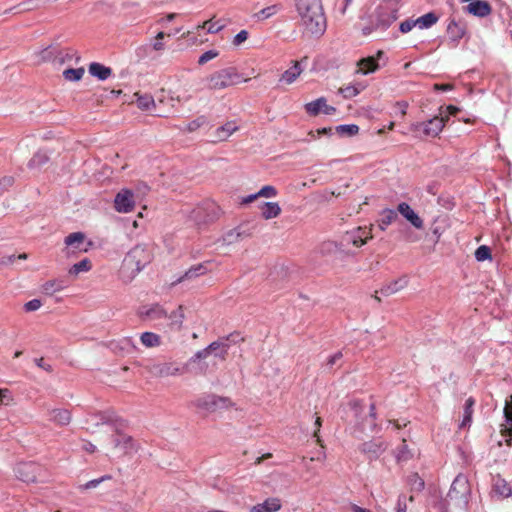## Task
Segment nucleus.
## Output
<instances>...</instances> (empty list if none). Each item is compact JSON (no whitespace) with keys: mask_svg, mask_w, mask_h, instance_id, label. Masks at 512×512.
<instances>
[{"mask_svg":"<svg viewBox=\"0 0 512 512\" xmlns=\"http://www.w3.org/2000/svg\"><path fill=\"white\" fill-rule=\"evenodd\" d=\"M280 508V500L277 498H270L261 504L253 506L251 508V512H276Z\"/></svg>","mask_w":512,"mask_h":512,"instance_id":"24","label":"nucleus"},{"mask_svg":"<svg viewBox=\"0 0 512 512\" xmlns=\"http://www.w3.org/2000/svg\"><path fill=\"white\" fill-rule=\"evenodd\" d=\"M281 212V208L276 202H265L261 206V215L265 219L277 217Z\"/></svg>","mask_w":512,"mask_h":512,"instance_id":"27","label":"nucleus"},{"mask_svg":"<svg viewBox=\"0 0 512 512\" xmlns=\"http://www.w3.org/2000/svg\"><path fill=\"white\" fill-rule=\"evenodd\" d=\"M206 123V118L204 116H200L198 117L197 119L191 121L188 125H187V130L189 132H193V131H196L198 128H200L202 125H204Z\"/></svg>","mask_w":512,"mask_h":512,"instance_id":"55","label":"nucleus"},{"mask_svg":"<svg viewBox=\"0 0 512 512\" xmlns=\"http://www.w3.org/2000/svg\"><path fill=\"white\" fill-rule=\"evenodd\" d=\"M141 316H146L150 319H161L167 317L166 310L158 304L153 305L147 310H141Z\"/></svg>","mask_w":512,"mask_h":512,"instance_id":"32","label":"nucleus"},{"mask_svg":"<svg viewBox=\"0 0 512 512\" xmlns=\"http://www.w3.org/2000/svg\"><path fill=\"white\" fill-rule=\"evenodd\" d=\"M253 227H250L249 224H241L238 227L229 230L226 232L222 240L227 245H232L237 243L245 238H248L252 235Z\"/></svg>","mask_w":512,"mask_h":512,"instance_id":"12","label":"nucleus"},{"mask_svg":"<svg viewBox=\"0 0 512 512\" xmlns=\"http://www.w3.org/2000/svg\"><path fill=\"white\" fill-rule=\"evenodd\" d=\"M305 110L311 116H316L320 112H323L326 115H331L336 111L334 107L327 105V101L324 97H320L315 101L307 103L305 105Z\"/></svg>","mask_w":512,"mask_h":512,"instance_id":"15","label":"nucleus"},{"mask_svg":"<svg viewBox=\"0 0 512 512\" xmlns=\"http://www.w3.org/2000/svg\"><path fill=\"white\" fill-rule=\"evenodd\" d=\"M340 93L345 98H352V97H355L356 95H358L360 93V89L358 87H356V86L349 85V86L341 88L340 89Z\"/></svg>","mask_w":512,"mask_h":512,"instance_id":"50","label":"nucleus"},{"mask_svg":"<svg viewBox=\"0 0 512 512\" xmlns=\"http://www.w3.org/2000/svg\"><path fill=\"white\" fill-rule=\"evenodd\" d=\"M152 373L158 377H168L180 373V368L172 362L153 365Z\"/></svg>","mask_w":512,"mask_h":512,"instance_id":"21","label":"nucleus"},{"mask_svg":"<svg viewBox=\"0 0 512 512\" xmlns=\"http://www.w3.org/2000/svg\"><path fill=\"white\" fill-rule=\"evenodd\" d=\"M302 73V68L300 67L299 62L295 61L293 66L284 71L279 79L280 82H284L285 84H292Z\"/></svg>","mask_w":512,"mask_h":512,"instance_id":"23","label":"nucleus"},{"mask_svg":"<svg viewBox=\"0 0 512 512\" xmlns=\"http://www.w3.org/2000/svg\"><path fill=\"white\" fill-rule=\"evenodd\" d=\"M63 288V281L60 280H50L44 283L42 286L43 292L47 295H52L55 292L62 290Z\"/></svg>","mask_w":512,"mask_h":512,"instance_id":"42","label":"nucleus"},{"mask_svg":"<svg viewBox=\"0 0 512 512\" xmlns=\"http://www.w3.org/2000/svg\"><path fill=\"white\" fill-rule=\"evenodd\" d=\"M281 10H282L281 4H274V5L263 8L262 10L257 12L254 16L258 20L263 21V20L268 19V18L272 17L273 15L277 14Z\"/></svg>","mask_w":512,"mask_h":512,"instance_id":"35","label":"nucleus"},{"mask_svg":"<svg viewBox=\"0 0 512 512\" xmlns=\"http://www.w3.org/2000/svg\"><path fill=\"white\" fill-rule=\"evenodd\" d=\"M336 132L343 136H354L358 134L359 127L355 124H345L336 127Z\"/></svg>","mask_w":512,"mask_h":512,"instance_id":"46","label":"nucleus"},{"mask_svg":"<svg viewBox=\"0 0 512 512\" xmlns=\"http://www.w3.org/2000/svg\"><path fill=\"white\" fill-rule=\"evenodd\" d=\"M86 236L82 232H74L65 237L64 243L68 248H71L73 251H87L85 245Z\"/></svg>","mask_w":512,"mask_h":512,"instance_id":"20","label":"nucleus"},{"mask_svg":"<svg viewBox=\"0 0 512 512\" xmlns=\"http://www.w3.org/2000/svg\"><path fill=\"white\" fill-rule=\"evenodd\" d=\"M205 272H206V268L202 264L193 266L188 271H186L182 277H180L178 279V282H183L184 280H187V279L196 278L200 275L205 274Z\"/></svg>","mask_w":512,"mask_h":512,"instance_id":"40","label":"nucleus"},{"mask_svg":"<svg viewBox=\"0 0 512 512\" xmlns=\"http://www.w3.org/2000/svg\"><path fill=\"white\" fill-rule=\"evenodd\" d=\"M412 457L411 451L408 449L406 441L403 440L402 445L396 451V459L398 462L407 461Z\"/></svg>","mask_w":512,"mask_h":512,"instance_id":"48","label":"nucleus"},{"mask_svg":"<svg viewBox=\"0 0 512 512\" xmlns=\"http://www.w3.org/2000/svg\"><path fill=\"white\" fill-rule=\"evenodd\" d=\"M467 31V26L464 21L456 20L451 18L447 26V34L449 40L453 43V46L458 45L460 39H462Z\"/></svg>","mask_w":512,"mask_h":512,"instance_id":"13","label":"nucleus"},{"mask_svg":"<svg viewBox=\"0 0 512 512\" xmlns=\"http://www.w3.org/2000/svg\"><path fill=\"white\" fill-rule=\"evenodd\" d=\"M41 307V301L38 300V299H33V300H30L28 301L25 305H24V308L27 312H32V311H36L38 310L39 308Z\"/></svg>","mask_w":512,"mask_h":512,"instance_id":"63","label":"nucleus"},{"mask_svg":"<svg viewBox=\"0 0 512 512\" xmlns=\"http://www.w3.org/2000/svg\"><path fill=\"white\" fill-rule=\"evenodd\" d=\"M41 467L34 462L18 464L16 468L17 477L23 482H37L40 476Z\"/></svg>","mask_w":512,"mask_h":512,"instance_id":"10","label":"nucleus"},{"mask_svg":"<svg viewBox=\"0 0 512 512\" xmlns=\"http://www.w3.org/2000/svg\"><path fill=\"white\" fill-rule=\"evenodd\" d=\"M225 27V24L217 22H212V20H208L204 22L203 28H206L209 33H217Z\"/></svg>","mask_w":512,"mask_h":512,"instance_id":"49","label":"nucleus"},{"mask_svg":"<svg viewBox=\"0 0 512 512\" xmlns=\"http://www.w3.org/2000/svg\"><path fill=\"white\" fill-rule=\"evenodd\" d=\"M74 57H76L77 61L80 59L77 56V52L72 48L58 50V51H56V54L54 55V59L58 60L60 63H64L65 61H70Z\"/></svg>","mask_w":512,"mask_h":512,"instance_id":"37","label":"nucleus"},{"mask_svg":"<svg viewBox=\"0 0 512 512\" xmlns=\"http://www.w3.org/2000/svg\"><path fill=\"white\" fill-rule=\"evenodd\" d=\"M474 405H475V400L473 397H469L465 401L463 419L459 425L460 428H466L471 425Z\"/></svg>","mask_w":512,"mask_h":512,"instance_id":"26","label":"nucleus"},{"mask_svg":"<svg viewBox=\"0 0 512 512\" xmlns=\"http://www.w3.org/2000/svg\"><path fill=\"white\" fill-rule=\"evenodd\" d=\"M397 211L416 229H422L424 227L423 220L409 204L405 202L400 203L397 207Z\"/></svg>","mask_w":512,"mask_h":512,"instance_id":"16","label":"nucleus"},{"mask_svg":"<svg viewBox=\"0 0 512 512\" xmlns=\"http://www.w3.org/2000/svg\"><path fill=\"white\" fill-rule=\"evenodd\" d=\"M84 68H69L63 72V76L68 81H79L84 75Z\"/></svg>","mask_w":512,"mask_h":512,"instance_id":"44","label":"nucleus"},{"mask_svg":"<svg viewBox=\"0 0 512 512\" xmlns=\"http://www.w3.org/2000/svg\"><path fill=\"white\" fill-rule=\"evenodd\" d=\"M369 238V232L361 227L353 229L352 231L346 232L340 242L336 243H328V246H334L340 251H345L350 245L354 247H361L364 245Z\"/></svg>","mask_w":512,"mask_h":512,"instance_id":"7","label":"nucleus"},{"mask_svg":"<svg viewBox=\"0 0 512 512\" xmlns=\"http://www.w3.org/2000/svg\"><path fill=\"white\" fill-rule=\"evenodd\" d=\"M248 38V32L246 30H241L239 33H237L233 39V44L235 46L241 45L243 42H245Z\"/></svg>","mask_w":512,"mask_h":512,"instance_id":"61","label":"nucleus"},{"mask_svg":"<svg viewBox=\"0 0 512 512\" xmlns=\"http://www.w3.org/2000/svg\"><path fill=\"white\" fill-rule=\"evenodd\" d=\"M115 349H119L125 354H132L137 351V347L130 337H125L120 340L119 343L115 346Z\"/></svg>","mask_w":512,"mask_h":512,"instance_id":"36","label":"nucleus"},{"mask_svg":"<svg viewBox=\"0 0 512 512\" xmlns=\"http://www.w3.org/2000/svg\"><path fill=\"white\" fill-rule=\"evenodd\" d=\"M249 78L243 79L247 82ZM242 81L241 75L235 67H227L215 71L206 78V86L209 90H222L234 86Z\"/></svg>","mask_w":512,"mask_h":512,"instance_id":"4","label":"nucleus"},{"mask_svg":"<svg viewBox=\"0 0 512 512\" xmlns=\"http://www.w3.org/2000/svg\"><path fill=\"white\" fill-rule=\"evenodd\" d=\"M504 415L506 418V422L512 426V395L510 397L509 401H506L505 407H504Z\"/></svg>","mask_w":512,"mask_h":512,"instance_id":"58","label":"nucleus"},{"mask_svg":"<svg viewBox=\"0 0 512 512\" xmlns=\"http://www.w3.org/2000/svg\"><path fill=\"white\" fill-rule=\"evenodd\" d=\"M166 36V34L162 31H160L157 35H156V42L153 44L152 46V49L155 50V51H162L164 49V43L161 42L162 39H164V37ZM167 36H170V34H167Z\"/></svg>","mask_w":512,"mask_h":512,"instance_id":"60","label":"nucleus"},{"mask_svg":"<svg viewBox=\"0 0 512 512\" xmlns=\"http://www.w3.org/2000/svg\"><path fill=\"white\" fill-rule=\"evenodd\" d=\"M237 127L229 122V123H226L225 125L219 127L217 129V138L218 140H225L227 139L234 131H236Z\"/></svg>","mask_w":512,"mask_h":512,"instance_id":"45","label":"nucleus"},{"mask_svg":"<svg viewBox=\"0 0 512 512\" xmlns=\"http://www.w3.org/2000/svg\"><path fill=\"white\" fill-rule=\"evenodd\" d=\"M448 117L435 116L426 122L413 123L410 130L414 133L422 132L425 136L436 137L443 130Z\"/></svg>","mask_w":512,"mask_h":512,"instance_id":"8","label":"nucleus"},{"mask_svg":"<svg viewBox=\"0 0 512 512\" xmlns=\"http://www.w3.org/2000/svg\"><path fill=\"white\" fill-rule=\"evenodd\" d=\"M417 26L416 24V20H413V19H407L405 21H403L401 24H400V31L402 33H408L409 31L412 30L413 27Z\"/></svg>","mask_w":512,"mask_h":512,"instance_id":"59","label":"nucleus"},{"mask_svg":"<svg viewBox=\"0 0 512 512\" xmlns=\"http://www.w3.org/2000/svg\"><path fill=\"white\" fill-rule=\"evenodd\" d=\"M135 205L134 194L131 190L122 189L117 193L114 199V207L120 213H128L133 210Z\"/></svg>","mask_w":512,"mask_h":512,"instance_id":"11","label":"nucleus"},{"mask_svg":"<svg viewBox=\"0 0 512 512\" xmlns=\"http://www.w3.org/2000/svg\"><path fill=\"white\" fill-rule=\"evenodd\" d=\"M88 72L99 80H106L112 75V69L98 62L90 63Z\"/></svg>","mask_w":512,"mask_h":512,"instance_id":"22","label":"nucleus"},{"mask_svg":"<svg viewBox=\"0 0 512 512\" xmlns=\"http://www.w3.org/2000/svg\"><path fill=\"white\" fill-rule=\"evenodd\" d=\"M386 446L383 441L371 440L364 442L360 446V450L364 453L369 460H375L385 451Z\"/></svg>","mask_w":512,"mask_h":512,"instance_id":"14","label":"nucleus"},{"mask_svg":"<svg viewBox=\"0 0 512 512\" xmlns=\"http://www.w3.org/2000/svg\"><path fill=\"white\" fill-rule=\"evenodd\" d=\"M153 259L151 249L147 245L139 244L133 247L125 256L122 264V272L135 277Z\"/></svg>","mask_w":512,"mask_h":512,"instance_id":"2","label":"nucleus"},{"mask_svg":"<svg viewBox=\"0 0 512 512\" xmlns=\"http://www.w3.org/2000/svg\"><path fill=\"white\" fill-rule=\"evenodd\" d=\"M350 406H351V408L353 409V411L355 413V417H359V414H360V412L363 409L362 402L359 401V400H353V401L350 402Z\"/></svg>","mask_w":512,"mask_h":512,"instance_id":"64","label":"nucleus"},{"mask_svg":"<svg viewBox=\"0 0 512 512\" xmlns=\"http://www.w3.org/2000/svg\"><path fill=\"white\" fill-rule=\"evenodd\" d=\"M135 96L137 97L136 103L137 106L142 110H149L151 107L155 106L154 99L149 94L140 95L139 93H136Z\"/></svg>","mask_w":512,"mask_h":512,"instance_id":"39","label":"nucleus"},{"mask_svg":"<svg viewBox=\"0 0 512 512\" xmlns=\"http://www.w3.org/2000/svg\"><path fill=\"white\" fill-rule=\"evenodd\" d=\"M439 17L434 12H429L416 19V24L420 29H427L438 22Z\"/></svg>","mask_w":512,"mask_h":512,"instance_id":"31","label":"nucleus"},{"mask_svg":"<svg viewBox=\"0 0 512 512\" xmlns=\"http://www.w3.org/2000/svg\"><path fill=\"white\" fill-rule=\"evenodd\" d=\"M237 340L236 335H228L221 337L217 341L210 343L206 348L196 352V354L190 358L188 365L200 362L202 359H206L212 352H215V357L225 360L228 356V344L226 341Z\"/></svg>","mask_w":512,"mask_h":512,"instance_id":"5","label":"nucleus"},{"mask_svg":"<svg viewBox=\"0 0 512 512\" xmlns=\"http://www.w3.org/2000/svg\"><path fill=\"white\" fill-rule=\"evenodd\" d=\"M220 214V207L215 202L205 201L191 211L190 218L197 225H201L216 221Z\"/></svg>","mask_w":512,"mask_h":512,"instance_id":"6","label":"nucleus"},{"mask_svg":"<svg viewBox=\"0 0 512 512\" xmlns=\"http://www.w3.org/2000/svg\"><path fill=\"white\" fill-rule=\"evenodd\" d=\"M123 454H131L137 451V446L134 439L128 435H122L121 446L119 448Z\"/></svg>","mask_w":512,"mask_h":512,"instance_id":"38","label":"nucleus"},{"mask_svg":"<svg viewBox=\"0 0 512 512\" xmlns=\"http://www.w3.org/2000/svg\"><path fill=\"white\" fill-rule=\"evenodd\" d=\"M475 258L479 262L492 259L491 248L486 245L479 246L475 251Z\"/></svg>","mask_w":512,"mask_h":512,"instance_id":"47","label":"nucleus"},{"mask_svg":"<svg viewBox=\"0 0 512 512\" xmlns=\"http://www.w3.org/2000/svg\"><path fill=\"white\" fill-rule=\"evenodd\" d=\"M397 10L394 8L381 7L377 15V27L386 29L397 20Z\"/></svg>","mask_w":512,"mask_h":512,"instance_id":"18","label":"nucleus"},{"mask_svg":"<svg viewBox=\"0 0 512 512\" xmlns=\"http://www.w3.org/2000/svg\"><path fill=\"white\" fill-rule=\"evenodd\" d=\"M470 486L464 475H458L451 484L446 496V503L451 508L464 510L469 502Z\"/></svg>","mask_w":512,"mask_h":512,"instance_id":"3","label":"nucleus"},{"mask_svg":"<svg viewBox=\"0 0 512 512\" xmlns=\"http://www.w3.org/2000/svg\"><path fill=\"white\" fill-rule=\"evenodd\" d=\"M464 11L474 16L483 18L491 14L492 8L487 1L477 0L470 2L467 6H465Z\"/></svg>","mask_w":512,"mask_h":512,"instance_id":"17","label":"nucleus"},{"mask_svg":"<svg viewBox=\"0 0 512 512\" xmlns=\"http://www.w3.org/2000/svg\"><path fill=\"white\" fill-rule=\"evenodd\" d=\"M397 212L391 209H386L382 213V218L380 220V228L384 230L386 226L390 225L393 221L397 219Z\"/></svg>","mask_w":512,"mask_h":512,"instance_id":"43","label":"nucleus"},{"mask_svg":"<svg viewBox=\"0 0 512 512\" xmlns=\"http://www.w3.org/2000/svg\"><path fill=\"white\" fill-rule=\"evenodd\" d=\"M49 158L45 153L38 152L30 159L28 167L31 169H39L48 162Z\"/></svg>","mask_w":512,"mask_h":512,"instance_id":"41","label":"nucleus"},{"mask_svg":"<svg viewBox=\"0 0 512 512\" xmlns=\"http://www.w3.org/2000/svg\"><path fill=\"white\" fill-rule=\"evenodd\" d=\"M358 66L363 74H368L376 71L379 68L377 58L367 57L363 58L358 62Z\"/></svg>","mask_w":512,"mask_h":512,"instance_id":"30","label":"nucleus"},{"mask_svg":"<svg viewBox=\"0 0 512 512\" xmlns=\"http://www.w3.org/2000/svg\"><path fill=\"white\" fill-rule=\"evenodd\" d=\"M219 55V52L217 50H209V51H206L205 53H203L199 59H198V64L199 65H204L206 64L208 61L216 58L217 56Z\"/></svg>","mask_w":512,"mask_h":512,"instance_id":"52","label":"nucleus"},{"mask_svg":"<svg viewBox=\"0 0 512 512\" xmlns=\"http://www.w3.org/2000/svg\"><path fill=\"white\" fill-rule=\"evenodd\" d=\"M492 491L502 498L512 495L511 485L500 475L492 477Z\"/></svg>","mask_w":512,"mask_h":512,"instance_id":"19","label":"nucleus"},{"mask_svg":"<svg viewBox=\"0 0 512 512\" xmlns=\"http://www.w3.org/2000/svg\"><path fill=\"white\" fill-rule=\"evenodd\" d=\"M407 283H408V280L405 277L399 278V279L383 286L380 289V293L384 296L392 295V294L402 290L404 287H406Z\"/></svg>","mask_w":512,"mask_h":512,"instance_id":"25","label":"nucleus"},{"mask_svg":"<svg viewBox=\"0 0 512 512\" xmlns=\"http://www.w3.org/2000/svg\"><path fill=\"white\" fill-rule=\"evenodd\" d=\"M98 417H99L100 422L97 423V425H99V424H112L116 420V417H115L113 412H101V413L98 414Z\"/></svg>","mask_w":512,"mask_h":512,"instance_id":"53","label":"nucleus"},{"mask_svg":"<svg viewBox=\"0 0 512 512\" xmlns=\"http://www.w3.org/2000/svg\"><path fill=\"white\" fill-rule=\"evenodd\" d=\"M92 265L89 259L85 258L78 263L72 265L68 271L70 276H78L82 272H88L91 269Z\"/></svg>","mask_w":512,"mask_h":512,"instance_id":"34","label":"nucleus"},{"mask_svg":"<svg viewBox=\"0 0 512 512\" xmlns=\"http://www.w3.org/2000/svg\"><path fill=\"white\" fill-rule=\"evenodd\" d=\"M294 6L303 34L319 39L327 29L322 0H294Z\"/></svg>","mask_w":512,"mask_h":512,"instance_id":"1","label":"nucleus"},{"mask_svg":"<svg viewBox=\"0 0 512 512\" xmlns=\"http://www.w3.org/2000/svg\"><path fill=\"white\" fill-rule=\"evenodd\" d=\"M277 191L273 186H264L260 189V191L257 193V195L261 197H274L276 196Z\"/></svg>","mask_w":512,"mask_h":512,"instance_id":"57","label":"nucleus"},{"mask_svg":"<svg viewBox=\"0 0 512 512\" xmlns=\"http://www.w3.org/2000/svg\"><path fill=\"white\" fill-rule=\"evenodd\" d=\"M51 415V420L62 426L68 425L71 421V413L66 409H54Z\"/></svg>","mask_w":512,"mask_h":512,"instance_id":"29","label":"nucleus"},{"mask_svg":"<svg viewBox=\"0 0 512 512\" xmlns=\"http://www.w3.org/2000/svg\"><path fill=\"white\" fill-rule=\"evenodd\" d=\"M167 317L171 320V328L179 330L184 320L183 306L180 305L176 310L171 312L169 315L167 314Z\"/></svg>","mask_w":512,"mask_h":512,"instance_id":"33","label":"nucleus"},{"mask_svg":"<svg viewBox=\"0 0 512 512\" xmlns=\"http://www.w3.org/2000/svg\"><path fill=\"white\" fill-rule=\"evenodd\" d=\"M195 405L208 412H215L232 406V402L227 397H220L214 394L205 395L196 400Z\"/></svg>","mask_w":512,"mask_h":512,"instance_id":"9","label":"nucleus"},{"mask_svg":"<svg viewBox=\"0 0 512 512\" xmlns=\"http://www.w3.org/2000/svg\"><path fill=\"white\" fill-rule=\"evenodd\" d=\"M342 357H343V354L340 351L335 353L334 355L330 356L324 365L325 369L332 370L334 368V366L340 362Z\"/></svg>","mask_w":512,"mask_h":512,"instance_id":"51","label":"nucleus"},{"mask_svg":"<svg viewBox=\"0 0 512 512\" xmlns=\"http://www.w3.org/2000/svg\"><path fill=\"white\" fill-rule=\"evenodd\" d=\"M412 486L415 490L421 491L424 489L425 483L422 478L418 476V474H414L411 478Z\"/></svg>","mask_w":512,"mask_h":512,"instance_id":"62","label":"nucleus"},{"mask_svg":"<svg viewBox=\"0 0 512 512\" xmlns=\"http://www.w3.org/2000/svg\"><path fill=\"white\" fill-rule=\"evenodd\" d=\"M107 479H111V476L105 475V476H102V477H100L98 479H93L91 481H88L84 485L80 486V488L81 489H85V490L96 488L101 482H103L104 480H107Z\"/></svg>","mask_w":512,"mask_h":512,"instance_id":"54","label":"nucleus"},{"mask_svg":"<svg viewBox=\"0 0 512 512\" xmlns=\"http://www.w3.org/2000/svg\"><path fill=\"white\" fill-rule=\"evenodd\" d=\"M141 343L147 348H154L161 345V337L153 332H144L140 336Z\"/></svg>","mask_w":512,"mask_h":512,"instance_id":"28","label":"nucleus"},{"mask_svg":"<svg viewBox=\"0 0 512 512\" xmlns=\"http://www.w3.org/2000/svg\"><path fill=\"white\" fill-rule=\"evenodd\" d=\"M14 183L12 176H4L0 179V195L8 190Z\"/></svg>","mask_w":512,"mask_h":512,"instance_id":"56","label":"nucleus"}]
</instances>
